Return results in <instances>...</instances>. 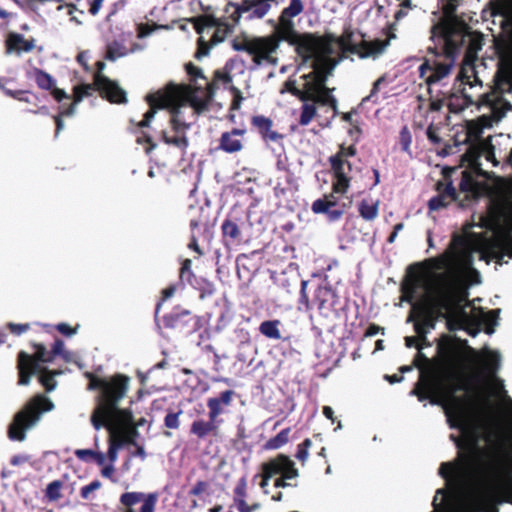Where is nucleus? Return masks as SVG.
Wrapping results in <instances>:
<instances>
[{
    "instance_id": "20e7f679",
    "label": "nucleus",
    "mask_w": 512,
    "mask_h": 512,
    "mask_svg": "<svg viewBox=\"0 0 512 512\" xmlns=\"http://www.w3.org/2000/svg\"><path fill=\"white\" fill-rule=\"evenodd\" d=\"M435 271L425 283V289L431 296L437 317L446 320L448 329L455 331L469 329L474 317L467 310V291L463 286V273L458 260L452 255H444L435 260Z\"/></svg>"
},
{
    "instance_id": "79ce46f5",
    "label": "nucleus",
    "mask_w": 512,
    "mask_h": 512,
    "mask_svg": "<svg viewBox=\"0 0 512 512\" xmlns=\"http://www.w3.org/2000/svg\"><path fill=\"white\" fill-rule=\"evenodd\" d=\"M101 487V483L98 480H94L88 485L81 488L80 494L83 499H89L92 492L98 490Z\"/></svg>"
},
{
    "instance_id": "7c9ffc66",
    "label": "nucleus",
    "mask_w": 512,
    "mask_h": 512,
    "mask_svg": "<svg viewBox=\"0 0 512 512\" xmlns=\"http://www.w3.org/2000/svg\"><path fill=\"white\" fill-rule=\"evenodd\" d=\"M312 211L314 213H325L330 221L338 220L343 214V210L328 208L327 203L322 201H314Z\"/></svg>"
},
{
    "instance_id": "49530a36",
    "label": "nucleus",
    "mask_w": 512,
    "mask_h": 512,
    "mask_svg": "<svg viewBox=\"0 0 512 512\" xmlns=\"http://www.w3.org/2000/svg\"><path fill=\"white\" fill-rule=\"evenodd\" d=\"M7 327L9 328L11 333L18 335V336L27 332L30 329V325L28 323L27 324L8 323Z\"/></svg>"
},
{
    "instance_id": "9b49d317",
    "label": "nucleus",
    "mask_w": 512,
    "mask_h": 512,
    "mask_svg": "<svg viewBox=\"0 0 512 512\" xmlns=\"http://www.w3.org/2000/svg\"><path fill=\"white\" fill-rule=\"evenodd\" d=\"M333 173V191L338 194H344L348 191L350 181L353 179L355 170L350 160H341L329 158Z\"/></svg>"
},
{
    "instance_id": "c85d7f7f",
    "label": "nucleus",
    "mask_w": 512,
    "mask_h": 512,
    "mask_svg": "<svg viewBox=\"0 0 512 512\" xmlns=\"http://www.w3.org/2000/svg\"><path fill=\"white\" fill-rule=\"evenodd\" d=\"M280 324L281 322L279 320L264 321L260 324L259 331L269 339L279 340L281 339V333L279 330Z\"/></svg>"
},
{
    "instance_id": "bf43d9fd",
    "label": "nucleus",
    "mask_w": 512,
    "mask_h": 512,
    "mask_svg": "<svg viewBox=\"0 0 512 512\" xmlns=\"http://www.w3.org/2000/svg\"><path fill=\"white\" fill-rule=\"evenodd\" d=\"M102 476L112 479L114 475V466L113 464L105 466L101 471Z\"/></svg>"
},
{
    "instance_id": "412c9836",
    "label": "nucleus",
    "mask_w": 512,
    "mask_h": 512,
    "mask_svg": "<svg viewBox=\"0 0 512 512\" xmlns=\"http://www.w3.org/2000/svg\"><path fill=\"white\" fill-rule=\"evenodd\" d=\"M493 9L496 14L502 15L509 23L507 32L506 50L512 51V0H495Z\"/></svg>"
},
{
    "instance_id": "2f4dec72",
    "label": "nucleus",
    "mask_w": 512,
    "mask_h": 512,
    "mask_svg": "<svg viewBox=\"0 0 512 512\" xmlns=\"http://www.w3.org/2000/svg\"><path fill=\"white\" fill-rule=\"evenodd\" d=\"M222 232L225 239H228L230 243H235L240 239L241 232L238 225L232 220H225L222 224Z\"/></svg>"
},
{
    "instance_id": "72a5a7b5",
    "label": "nucleus",
    "mask_w": 512,
    "mask_h": 512,
    "mask_svg": "<svg viewBox=\"0 0 512 512\" xmlns=\"http://www.w3.org/2000/svg\"><path fill=\"white\" fill-rule=\"evenodd\" d=\"M398 2L399 10L395 13V18L399 20L405 17L411 10L420 5V0H396Z\"/></svg>"
},
{
    "instance_id": "680f3d73",
    "label": "nucleus",
    "mask_w": 512,
    "mask_h": 512,
    "mask_svg": "<svg viewBox=\"0 0 512 512\" xmlns=\"http://www.w3.org/2000/svg\"><path fill=\"white\" fill-rule=\"evenodd\" d=\"M205 489V483L204 482H198L194 485V487L191 489V494L193 495H199L202 493Z\"/></svg>"
},
{
    "instance_id": "e433bc0d",
    "label": "nucleus",
    "mask_w": 512,
    "mask_h": 512,
    "mask_svg": "<svg viewBox=\"0 0 512 512\" xmlns=\"http://www.w3.org/2000/svg\"><path fill=\"white\" fill-rule=\"evenodd\" d=\"M290 429H284L279 432L274 438L270 439L267 446L271 449H277L282 445L286 444L289 439Z\"/></svg>"
},
{
    "instance_id": "c9c22d12",
    "label": "nucleus",
    "mask_w": 512,
    "mask_h": 512,
    "mask_svg": "<svg viewBox=\"0 0 512 512\" xmlns=\"http://www.w3.org/2000/svg\"><path fill=\"white\" fill-rule=\"evenodd\" d=\"M128 53L126 47L118 42H113L108 45L106 51V58L108 60L114 61L119 57L125 56Z\"/></svg>"
},
{
    "instance_id": "bb28decb",
    "label": "nucleus",
    "mask_w": 512,
    "mask_h": 512,
    "mask_svg": "<svg viewBox=\"0 0 512 512\" xmlns=\"http://www.w3.org/2000/svg\"><path fill=\"white\" fill-rule=\"evenodd\" d=\"M456 191L452 186H447L444 193L439 196L432 198L429 201V208L431 210H437L441 207L448 205L450 202L455 200Z\"/></svg>"
},
{
    "instance_id": "864d4df0",
    "label": "nucleus",
    "mask_w": 512,
    "mask_h": 512,
    "mask_svg": "<svg viewBox=\"0 0 512 512\" xmlns=\"http://www.w3.org/2000/svg\"><path fill=\"white\" fill-rule=\"evenodd\" d=\"M231 90L233 91V95H234L232 107L234 109H238L241 101L243 100V97L241 96L240 90L237 89L236 87H231Z\"/></svg>"
},
{
    "instance_id": "2eb2a0df",
    "label": "nucleus",
    "mask_w": 512,
    "mask_h": 512,
    "mask_svg": "<svg viewBox=\"0 0 512 512\" xmlns=\"http://www.w3.org/2000/svg\"><path fill=\"white\" fill-rule=\"evenodd\" d=\"M272 5L265 0H242L235 8L233 16L235 21L241 16L247 20H259L264 18L271 10Z\"/></svg>"
},
{
    "instance_id": "f8f14e48",
    "label": "nucleus",
    "mask_w": 512,
    "mask_h": 512,
    "mask_svg": "<svg viewBox=\"0 0 512 512\" xmlns=\"http://www.w3.org/2000/svg\"><path fill=\"white\" fill-rule=\"evenodd\" d=\"M157 501V493L143 492H125L119 499L124 512H136L133 506L138 503H141L140 512H155Z\"/></svg>"
},
{
    "instance_id": "338daca9",
    "label": "nucleus",
    "mask_w": 512,
    "mask_h": 512,
    "mask_svg": "<svg viewBox=\"0 0 512 512\" xmlns=\"http://www.w3.org/2000/svg\"><path fill=\"white\" fill-rule=\"evenodd\" d=\"M379 332V327L375 325L369 326V328L366 330L365 335L368 337L375 336Z\"/></svg>"
},
{
    "instance_id": "a18cd8bd",
    "label": "nucleus",
    "mask_w": 512,
    "mask_h": 512,
    "mask_svg": "<svg viewBox=\"0 0 512 512\" xmlns=\"http://www.w3.org/2000/svg\"><path fill=\"white\" fill-rule=\"evenodd\" d=\"M386 84V78L385 77H380L378 78L374 84H373V87H372V90H371V93L369 94V96H367L364 101L366 100H373L374 102L377 100L376 99V94L378 93V91H380L382 85Z\"/></svg>"
},
{
    "instance_id": "37998d69",
    "label": "nucleus",
    "mask_w": 512,
    "mask_h": 512,
    "mask_svg": "<svg viewBox=\"0 0 512 512\" xmlns=\"http://www.w3.org/2000/svg\"><path fill=\"white\" fill-rule=\"evenodd\" d=\"M181 413L182 411L177 413H168L164 419L165 426L170 429H177L180 425L179 416Z\"/></svg>"
},
{
    "instance_id": "6ab92c4d",
    "label": "nucleus",
    "mask_w": 512,
    "mask_h": 512,
    "mask_svg": "<svg viewBox=\"0 0 512 512\" xmlns=\"http://www.w3.org/2000/svg\"><path fill=\"white\" fill-rule=\"evenodd\" d=\"M246 63L240 57H234L227 61L223 71L215 72V79L225 84L231 83L237 76L245 74Z\"/></svg>"
},
{
    "instance_id": "aec40b11",
    "label": "nucleus",
    "mask_w": 512,
    "mask_h": 512,
    "mask_svg": "<svg viewBox=\"0 0 512 512\" xmlns=\"http://www.w3.org/2000/svg\"><path fill=\"white\" fill-rule=\"evenodd\" d=\"M34 79L41 89L50 90L51 94L58 102L68 98L64 90L56 87L55 80L49 74L34 69Z\"/></svg>"
},
{
    "instance_id": "a878e982",
    "label": "nucleus",
    "mask_w": 512,
    "mask_h": 512,
    "mask_svg": "<svg viewBox=\"0 0 512 512\" xmlns=\"http://www.w3.org/2000/svg\"><path fill=\"white\" fill-rule=\"evenodd\" d=\"M219 425L213 420H195L191 425V433L196 435L198 438H204L210 433H216L219 429Z\"/></svg>"
},
{
    "instance_id": "0eeeda50",
    "label": "nucleus",
    "mask_w": 512,
    "mask_h": 512,
    "mask_svg": "<svg viewBox=\"0 0 512 512\" xmlns=\"http://www.w3.org/2000/svg\"><path fill=\"white\" fill-rule=\"evenodd\" d=\"M96 65L97 71L94 74V83L75 86L73 90L74 93L72 104L67 108H63L60 111L59 116L54 117L56 124V135L63 129V121L61 117L74 115L76 105L80 103L84 97L90 96L95 90H98L101 95L107 98L110 102L120 104L127 101L125 91L121 89L116 82L111 81L109 78L102 74L105 64L99 61L96 63Z\"/></svg>"
},
{
    "instance_id": "e2e57ef3",
    "label": "nucleus",
    "mask_w": 512,
    "mask_h": 512,
    "mask_svg": "<svg viewBox=\"0 0 512 512\" xmlns=\"http://www.w3.org/2000/svg\"><path fill=\"white\" fill-rule=\"evenodd\" d=\"M61 357L65 362H76V355L70 351L63 352Z\"/></svg>"
},
{
    "instance_id": "39448f33",
    "label": "nucleus",
    "mask_w": 512,
    "mask_h": 512,
    "mask_svg": "<svg viewBox=\"0 0 512 512\" xmlns=\"http://www.w3.org/2000/svg\"><path fill=\"white\" fill-rule=\"evenodd\" d=\"M467 36L464 27L455 21H441L431 28L432 55L418 67L419 78L431 98L440 96L453 80L456 56Z\"/></svg>"
},
{
    "instance_id": "4d7b16f0",
    "label": "nucleus",
    "mask_w": 512,
    "mask_h": 512,
    "mask_svg": "<svg viewBox=\"0 0 512 512\" xmlns=\"http://www.w3.org/2000/svg\"><path fill=\"white\" fill-rule=\"evenodd\" d=\"M306 286H307V282L306 281H303L301 283V295H300V302L302 304H304L306 306V308H308V297H307V294H306Z\"/></svg>"
},
{
    "instance_id": "09e8293b",
    "label": "nucleus",
    "mask_w": 512,
    "mask_h": 512,
    "mask_svg": "<svg viewBox=\"0 0 512 512\" xmlns=\"http://www.w3.org/2000/svg\"><path fill=\"white\" fill-rule=\"evenodd\" d=\"M498 361V356L494 353L489 354L487 361H486V369L488 370L489 374H494L496 370V365Z\"/></svg>"
},
{
    "instance_id": "4be33fe9",
    "label": "nucleus",
    "mask_w": 512,
    "mask_h": 512,
    "mask_svg": "<svg viewBox=\"0 0 512 512\" xmlns=\"http://www.w3.org/2000/svg\"><path fill=\"white\" fill-rule=\"evenodd\" d=\"M6 53L20 55L22 52H29L32 49V43L24 39L18 33H9L5 41Z\"/></svg>"
},
{
    "instance_id": "1a4fd4ad",
    "label": "nucleus",
    "mask_w": 512,
    "mask_h": 512,
    "mask_svg": "<svg viewBox=\"0 0 512 512\" xmlns=\"http://www.w3.org/2000/svg\"><path fill=\"white\" fill-rule=\"evenodd\" d=\"M388 40L365 41L360 34L346 29L339 38V45L347 51L358 54L361 58H376L388 46Z\"/></svg>"
},
{
    "instance_id": "603ef678",
    "label": "nucleus",
    "mask_w": 512,
    "mask_h": 512,
    "mask_svg": "<svg viewBox=\"0 0 512 512\" xmlns=\"http://www.w3.org/2000/svg\"><path fill=\"white\" fill-rule=\"evenodd\" d=\"M328 294V290L322 287H318L315 291V298L319 301L318 308L321 309L324 305V299H322L323 296Z\"/></svg>"
},
{
    "instance_id": "774afa93",
    "label": "nucleus",
    "mask_w": 512,
    "mask_h": 512,
    "mask_svg": "<svg viewBox=\"0 0 512 512\" xmlns=\"http://www.w3.org/2000/svg\"><path fill=\"white\" fill-rule=\"evenodd\" d=\"M175 292V288L173 286H170L166 289L163 290V300H166L168 298H170L171 296H173Z\"/></svg>"
},
{
    "instance_id": "f257e3e1",
    "label": "nucleus",
    "mask_w": 512,
    "mask_h": 512,
    "mask_svg": "<svg viewBox=\"0 0 512 512\" xmlns=\"http://www.w3.org/2000/svg\"><path fill=\"white\" fill-rule=\"evenodd\" d=\"M305 9L303 0H289V4L280 12L273 33L268 36L244 38L233 43L237 51L246 52L251 57V70L262 65H277V51L280 43L287 42L296 48L305 61L311 62L312 71L301 76L300 87L295 80H287L280 93L289 92L302 101H315L321 104L335 105V99L325 86L327 75L335 67L331 46L311 34H301L296 30L295 17Z\"/></svg>"
},
{
    "instance_id": "69168bd1",
    "label": "nucleus",
    "mask_w": 512,
    "mask_h": 512,
    "mask_svg": "<svg viewBox=\"0 0 512 512\" xmlns=\"http://www.w3.org/2000/svg\"><path fill=\"white\" fill-rule=\"evenodd\" d=\"M99 465H104L106 456L103 453L95 452L93 458Z\"/></svg>"
},
{
    "instance_id": "6e6d98bb",
    "label": "nucleus",
    "mask_w": 512,
    "mask_h": 512,
    "mask_svg": "<svg viewBox=\"0 0 512 512\" xmlns=\"http://www.w3.org/2000/svg\"><path fill=\"white\" fill-rule=\"evenodd\" d=\"M103 2L104 0H93L89 8V12L92 15H97L103 5Z\"/></svg>"
},
{
    "instance_id": "f3484780",
    "label": "nucleus",
    "mask_w": 512,
    "mask_h": 512,
    "mask_svg": "<svg viewBox=\"0 0 512 512\" xmlns=\"http://www.w3.org/2000/svg\"><path fill=\"white\" fill-rule=\"evenodd\" d=\"M233 396L234 391L226 390L220 393L218 397L209 398L207 400L209 419L215 421L220 426L223 423V419H221L220 416L228 412Z\"/></svg>"
},
{
    "instance_id": "ddd939ff",
    "label": "nucleus",
    "mask_w": 512,
    "mask_h": 512,
    "mask_svg": "<svg viewBox=\"0 0 512 512\" xmlns=\"http://www.w3.org/2000/svg\"><path fill=\"white\" fill-rule=\"evenodd\" d=\"M194 27L198 34H203L206 29H214L211 40L214 44L222 42L232 32L233 26L221 22L211 16H203L193 19Z\"/></svg>"
},
{
    "instance_id": "a19ab883",
    "label": "nucleus",
    "mask_w": 512,
    "mask_h": 512,
    "mask_svg": "<svg viewBox=\"0 0 512 512\" xmlns=\"http://www.w3.org/2000/svg\"><path fill=\"white\" fill-rule=\"evenodd\" d=\"M355 154H356V149L353 146H349V147L341 146L340 150L335 155L331 156L330 158L349 160V158L355 156Z\"/></svg>"
},
{
    "instance_id": "393cba45",
    "label": "nucleus",
    "mask_w": 512,
    "mask_h": 512,
    "mask_svg": "<svg viewBox=\"0 0 512 512\" xmlns=\"http://www.w3.org/2000/svg\"><path fill=\"white\" fill-rule=\"evenodd\" d=\"M17 367L19 372V384H29L32 374V357L25 352H20Z\"/></svg>"
},
{
    "instance_id": "0e129e2a",
    "label": "nucleus",
    "mask_w": 512,
    "mask_h": 512,
    "mask_svg": "<svg viewBox=\"0 0 512 512\" xmlns=\"http://www.w3.org/2000/svg\"><path fill=\"white\" fill-rule=\"evenodd\" d=\"M28 459H29L28 456H21V455L14 456L11 459V464L12 465H18V464H21V463H24V462L28 461Z\"/></svg>"
},
{
    "instance_id": "7ed1b4c3",
    "label": "nucleus",
    "mask_w": 512,
    "mask_h": 512,
    "mask_svg": "<svg viewBox=\"0 0 512 512\" xmlns=\"http://www.w3.org/2000/svg\"><path fill=\"white\" fill-rule=\"evenodd\" d=\"M186 70L192 83L190 85L169 84L163 90L148 94L146 99L150 109L139 123L140 127H146L157 109L170 108V128L162 132V141L177 149L181 155L185 154L188 147L186 134L190 128V124L183 119L181 108L190 105L196 113H199L207 107L212 96L211 85L201 69L188 64Z\"/></svg>"
},
{
    "instance_id": "4c0bfd02",
    "label": "nucleus",
    "mask_w": 512,
    "mask_h": 512,
    "mask_svg": "<svg viewBox=\"0 0 512 512\" xmlns=\"http://www.w3.org/2000/svg\"><path fill=\"white\" fill-rule=\"evenodd\" d=\"M62 482L59 480L48 484L45 495L50 501L58 500L61 497Z\"/></svg>"
},
{
    "instance_id": "4468645a",
    "label": "nucleus",
    "mask_w": 512,
    "mask_h": 512,
    "mask_svg": "<svg viewBox=\"0 0 512 512\" xmlns=\"http://www.w3.org/2000/svg\"><path fill=\"white\" fill-rule=\"evenodd\" d=\"M32 424V398L28 399L24 408L19 411L9 425L8 436L13 441L25 439L26 431Z\"/></svg>"
},
{
    "instance_id": "13d9d810",
    "label": "nucleus",
    "mask_w": 512,
    "mask_h": 512,
    "mask_svg": "<svg viewBox=\"0 0 512 512\" xmlns=\"http://www.w3.org/2000/svg\"><path fill=\"white\" fill-rule=\"evenodd\" d=\"M296 458L302 462H305L308 458V450H306L305 447H300L298 445Z\"/></svg>"
},
{
    "instance_id": "6e6552de",
    "label": "nucleus",
    "mask_w": 512,
    "mask_h": 512,
    "mask_svg": "<svg viewBox=\"0 0 512 512\" xmlns=\"http://www.w3.org/2000/svg\"><path fill=\"white\" fill-rule=\"evenodd\" d=\"M64 342L57 339L54 342L52 350H47L43 345L34 344V376H37L38 381L46 389V391H52L56 387V381L54 377L60 375V370H47L42 364L50 363L53 361L55 356H62L63 352H66Z\"/></svg>"
},
{
    "instance_id": "a211bd4d",
    "label": "nucleus",
    "mask_w": 512,
    "mask_h": 512,
    "mask_svg": "<svg viewBox=\"0 0 512 512\" xmlns=\"http://www.w3.org/2000/svg\"><path fill=\"white\" fill-rule=\"evenodd\" d=\"M246 129L233 128L222 133L219 140V149L226 153H236L242 150Z\"/></svg>"
},
{
    "instance_id": "c756f323",
    "label": "nucleus",
    "mask_w": 512,
    "mask_h": 512,
    "mask_svg": "<svg viewBox=\"0 0 512 512\" xmlns=\"http://www.w3.org/2000/svg\"><path fill=\"white\" fill-rule=\"evenodd\" d=\"M359 213L365 220H373L378 215V201L364 199L359 205Z\"/></svg>"
},
{
    "instance_id": "f704fd0d",
    "label": "nucleus",
    "mask_w": 512,
    "mask_h": 512,
    "mask_svg": "<svg viewBox=\"0 0 512 512\" xmlns=\"http://www.w3.org/2000/svg\"><path fill=\"white\" fill-rule=\"evenodd\" d=\"M459 186L462 191L468 192L472 195H474L477 191V183L473 179L471 173L468 171H463Z\"/></svg>"
},
{
    "instance_id": "8fccbe9b",
    "label": "nucleus",
    "mask_w": 512,
    "mask_h": 512,
    "mask_svg": "<svg viewBox=\"0 0 512 512\" xmlns=\"http://www.w3.org/2000/svg\"><path fill=\"white\" fill-rule=\"evenodd\" d=\"M95 452L90 449H78L75 451V455L80 460H88L90 458H93Z\"/></svg>"
},
{
    "instance_id": "3c124183",
    "label": "nucleus",
    "mask_w": 512,
    "mask_h": 512,
    "mask_svg": "<svg viewBox=\"0 0 512 512\" xmlns=\"http://www.w3.org/2000/svg\"><path fill=\"white\" fill-rule=\"evenodd\" d=\"M119 449L120 448L118 446H116L112 442H109L108 458H109L111 464H113L117 460Z\"/></svg>"
},
{
    "instance_id": "dca6fc26",
    "label": "nucleus",
    "mask_w": 512,
    "mask_h": 512,
    "mask_svg": "<svg viewBox=\"0 0 512 512\" xmlns=\"http://www.w3.org/2000/svg\"><path fill=\"white\" fill-rule=\"evenodd\" d=\"M466 157L468 158V162L472 170L480 175L483 174L481 163L479 162L480 158H484L486 161L491 162L493 166H497L499 164L495 157L493 146L486 141H480L476 145L472 146L470 153L466 155Z\"/></svg>"
},
{
    "instance_id": "5701e85b",
    "label": "nucleus",
    "mask_w": 512,
    "mask_h": 512,
    "mask_svg": "<svg viewBox=\"0 0 512 512\" xmlns=\"http://www.w3.org/2000/svg\"><path fill=\"white\" fill-rule=\"evenodd\" d=\"M253 125L258 129L265 141L278 142L282 135L272 130V121L264 116H255L252 119Z\"/></svg>"
},
{
    "instance_id": "052dcab7",
    "label": "nucleus",
    "mask_w": 512,
    "mask_h": 512,
    "mask_svg": "<svg viewBox=\"0 0 512 512\" xmlns=\"http://www.w3.org/2000/svg\"><path fill=\"white\" fill-rule=\"evenodd\" d=\"M316 201L326 202L328 208H333L336 205V198L332 194L324 197L323 199H317Z\"/></svg>"
},
{
    "instance_id": "423d86ee",
    "label": "nucleus",
    "mask_w": 512,
    "mask_h": 512,
    "mask_svg": "<svg viewBox=\"0 0 512 512\" xmlns=\"http://www.w3.org/2000/svg\"><path fill=\"white\" fill-rule=\"evenodd\" d=\"M128 378L118 375L111 381L101 378L90 380L91 389H100L101 401L91 416L92 425L96 430L102 426L109 431V442L119 448L125 444H133L137 434L135 428L129 427L130 414L117 407L118 401L124 396Z\"/></svg>"
},
{
    "instance_id": "c03bdc74",
    "label": "nucleus",
    "mask_w": 512,
    "mask_h": 512,
    "mask_svg": "<svg viewBox=\"0 0 512 512\" xmlns=\"http://www.w3.org/2000/svg\"><path fill=\"white\" fill-rule=\"evenodd\" d=\"M3 89L7 95L12 96V97L18 99L19 101L29 102V96H30L29 91H24V90L13 91L8 88H3Z\"/></svg>"
},
{
    "instance_id": "cd10ccee",
    "label": "nucleus",
    "mask_w": 512,
    "mask_h": 512,
    "mask_svg": "<svg viewBox=\"0 0 512 512\" xmlns=\"http://www.w3.org/2000/svg\"><path fill=\"white\" fill-rule=\"evenodd\" d=\"M34 424L40 419L44 412L51 411L54 408L52 401L44 395H34Z\"/></svg>"
},
{
    "instance_id": "f03ea898",
    "label": "nucleus",
    "mask_w": 512,
    "mask_h": 512,
    "mask_svg": "<svg viewBox=\"0 0 512 512\" xmlns=\"http://www.w3.org/2000/svg\"><path fill=\"white\" fill-rule=\"evenodd\" d=\"M470 40L465 60L455 79L460 81L459 92L445 89L440 96L431 101L432 110H440L447 106L452 113H458L466 107L477 104L484 111L478 121L467 123V138L476 140L481 136L482 129L498 122L512 105L504 99L505 94L512 93V60H504L496 74L495 88L489 93H482V81L479 79L476 65V54L481 49L478 41Z\"/></svg>"
},
{
    "instance_id": "de8ad7c7",
    "label": "nucleus",
    "mask_w": 512,
    "mask_h": 512,
    "mask_svg": "<svg viewBox=\"0 0 512 512\" xmlns=\"http://www.w3.org/2000/svg\"><path fill=\"white\" fill-rule=\"evenodd\" d=\"M191 260L186 259L181 267L180 271V277L182 279L186 278L188 281H190V277L192 276V270H191Z\"/></svg>"
},
{
    "instance_id": "58836bf2",
    "label": "nucleus",
    "mask_w": 512,
    "mask_h": 512,
    "mask_svg": "<svg viewBox=\"0 0 512 512\" xmlns=\"http://www.w3.org/2000/svg\"><path fill=\"white\" fill-rule=\"evenodd\" d=\"M434 328V320L431 316L425 317V319L422 322H417L415 324V330L417 334L421 337H423L428 329Z\"/></svg>"
},
{
    "instance_id": "9d476101",
    "label": "nucleus",
    "mask_w": 512,
    "mask_h": 512,
    "mask_svg": "<svg viewBox=\"0 0 512 512\" xmlns=\"http://www.w3.org/2000/svg\"><path fill=\"white\" fill-rule=\"evenodd\" d=\"M262 471L261 475L255 476V478L261 477L259 485L262 489H265L268 481L277 474H283L285 478H295L298 476V471L294 467L293 461L284 455H280L274 460L263 464Z\"/></svg>"
},
{
    "instance_id": "ea45409f",
    "label": "nucleus",
    "mask_w": 512,
    "mask_h": 512,
    "mask_svg": "<svg viewBox=\"0 0 512 512\" xmlns=\"http://www.w3.org/2000/svg\"><path fill=\"white\" fill-rule=\"evenodd\" d=\"M482 226L489 229H494L498 225V215L497 211L494 209L490 210L489 215L486 217H481Z\"/></svg>"
},
{
    "instance_id": "5fc2aeb1",
    "label": "nucleus",
    "mask_w": 512,
    "mask_h": 512,
    "mask_svg": "<svg viewBox=\"0 0 512 512\" xmlns=\"http://www.w3.org/2000/svg\"><path fill=\"white\" fill-rule=\"evenodd\" d=\"M57 330L67 336H71L75 333V329L71 328L68 324L60 323L57 325Z\"/></svg>"
},
{
    "instance_id": "b1692460",
    "label": "nucleus",
    "mask_w": 512,
    "mask_h": 512,
    "mask_svg": "<svg viewBox=\"0 0 512 512\" xmlns=\"http://www.w3.org/2000/svg\"><path fill=\"white\" fill-rule=\"evenodd\" d=\"M247 496V481L245 477H242L238 480L234 491H233V500L234 504L240 512H252V509L256 508V506L250 507L245 499Z\"/></svg>"
},
{
    "instance_id": "473e14b6",
    "label": "nucleus",
    "mask_w": 512,
    "mask_h": 512,
    "mask_svg": "<svg viewBox=\"0 0 512 512\" xmlns=\"http://www.w3.org/2000/svg\"><path fill=\"white\" fill-rule=\"evenodd\" d=\"M305 103L302 105L301 113L299 117V124L302 126L308 125L316 115V106L315 101L309 103L304 101Z\"/></svg>"
}]
</instances>
